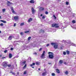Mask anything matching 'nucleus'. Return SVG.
<instances>
[{"label":"nucleus","mask_w":76,"mask_h":76,"mask_svg":"<svg viewBox=\"0 0 76 76\" xmlns=\"http://www.w3.org/2000/svg\"><path fill=\"white\" fill-rule=\"evenodd\" d=\"M3 63V66L5 68L7 67V63L6 62L4 61Z\"/></svg>","instance_id":"5"},{"label":"nucleus","mask_w":76,"mask_h":76,"mask_svg":"<svg viewBox=\"0 0 76 76\" xmlns=\"http://www.w3.org/2000/svg\"><path fill=\"white\" fill-rule=\"evenodd\" d=\"M40 16H42V14H41V15H40Z\"/></svg>","instance_id":"52"},{"label":"nucleus","mask_w":76,"mask_h":76,"mask_svg":"<svg viewBox=\"0 0 76 76\" xmlns=\"http://www.w3.org/2000/svg\"><path fill=\"white\" fill-rule=\"evenodd\" d=\"M32 20V18H30L28 19V23H30V22H31Z\"/></svg>","instance_id":"12"},{"label":"nucleus","mask_w":76,"mask_h":76,"mask_svg":"<svg viewBox=\"0 0 76 76\" xmlns=\"http://www.w3.org/2000/svg\"><path fill=\"white\" fill-rule=\"evenodd\" d=\"M33 54H35V55H37V53H34Z\"/></svg>","instance_id":"46"},{"label":"nucleus","mask_w":76,"mask_h":76,"mask_svg":"<svg viewBox=\"0 0 76 76\" xmlns=\"http://www.w3.org/2000/svg\"><path fill=\"white\" fill-rule=\"evenodd\" d=\"M42 32H43V33H44V31L42 30Z\"/></svg>","instance_id":"48"},{"label":"nucleus","mask_w":76,"mask_h":76,"mask_svg":"<svg viewBox=\"0 0 76 76\" xmlns=\"http://www.w3.org/2000/svg\"><path fill=\"white\" fill-rule=\"evenodd\" d=\"M2 56V55H0V58Z\"/></svg>","instance_id":"50"},{"label":"nucleus","mask_w":76,"mask_h":76,"mask_svg":"<svg viewBox=\"0 0 76 76\" xmlns=\"http://www.w3.org/2000/svg\"><path fill=\"white\" fill-rule=\"evenodd\" d=\"M53 16L55 19H57V17H56V16L54 15H53Z\"/></svg>","instance_id":"31"},{"label":"nucleus","mask_w":76,"mask_h":76,"mask_svg":"<svg viewBox=\"0 0 76 76\" xmlns=\"http://www.w3.org/2000/svg\"><path fill=\"white\" fill-rule=\"evenodd\" d=\"M6 58V57H2V59H4V58Z\"/></svg>","instance_id":"44"},{"label":"nucleus","mask_w":76,"mask_h":76,"mask_svg":"<svg viewBox=\"0 0 76 76\" xmlns=\"http://www.w3.org/2000/svg\"><path fill=\"white\" fill-rule=\"evenodd\" d=\"M72 23H76V22L75 21V20H72Z\"/></svg>","instance_id":"29"},{"label":"nucleus","mask_w":76,"mask_h":76,"mask_svg":"<svg viewBox=\"0 0 76 76\" xmlns=\"http://www.w3.org/2000/svg\"><path fill=\"white\" fill-rule=\"evenodd\" d=\"M40 9H41V10H44V8L43 7H40Z\"/></svg>","instance_id":"28"},{"label":"nucleus","mask_w":76,"mask_h":76,"mask_svg":"<svg viewBox=\"0 0 76 76\" xmlns=\"http://www.w3.org/2000/svg\"><path fill=\"white\" fill-rule=\"evenodd\" d=\"M30 3H32L33 4H34L35 3V1H34V0H31L30 1Z\"/></svg>","instance_id":"11"},{"label":"nucleus","mask_w":76,"mask_h":76,"mask_svg":"<svg viewBox=\"0 0 76 76\" xmlns=\"http://www.w3.org/2000/svg\"><path fill=\"white\" fill-rule=\"evenodd\" d=\"M12 75H15V72H12Z\"/></svg>","instance_id":"45"},{"label":"nucleus","mask_w":76,"mask_h":76,"mask_svg":"<svg viewBox=\"0 0 76 76\" xmlns=\"http://www.w3.org/2000/svg\"><path fill=\"white\" fill-rule=\"evenodd\" d=\"M0 21L1 22H3V23H6V21L1 20Z\"/></svg>","instance_id":"14"},{"label":"nucleus","mask_w":76,"mask_h":76,"mask_svg":"<svg viewBox=\"0 0 76 76\" xmlns=\"http://www.w3.org/2000/svg\"><path fill=\"white\" fill-rule=\"evenodd\" d=\"M7 4L8 6H10V4H13V3L9 1H7Z\"/></svg>","instance_id":"7"},{"label":"nucleus","mask_w":76,"mask_h":76,"mask_svg":"<svg viewBox=\"0 0 76 76\" xmlns=\"http://www.w3.org/2000/svg\"><path fill=\"white\" fill-rule=\"evenodd\" d=\"M48 54H49V57L50 59H53L54 58V53H53L49 52Z\"/></svg>","instance_id":"1"},{"label":"nucleus","mask_w":76,"mask_h":76,"mask_svg":"<svg viewBox=\"0 0 76 76\" xmlns=\"http://www.w3.org/2000/svg\"><path fill=\"white\" fill-rule=\"evenodd\" d=\"M20 35H23V32H21L20 33Z\"/></svg>","instance_id":"39"},{"label":"nucleus","mask_w":76,"mask_h":76,"mask_svg":"<svg viewBox=\"0 0 76 76\" xmlns=\"http://www.w3.org/2000/svg\"><path fill=\"white\" fill-rule=\"evenodd\" d=\"M17 74L18 75H19V72H17Z\"/></svg>","instance_id":"57"},{"label":"nucleus","mask_w":76,"mask_h":76,"mask_svg":"<svg viewBox=\"0 0 76 76\" xmlns=\"http://www.w3.org/2000/svg\"><path fill=\"white\" fill-rule=\"evenodd\" d=\"M63 48H62V47H61V49H62Z\"/></svg>","instance_id":"56"},{"label":"nucleus","mask_w":76,"mask_h":76,"mask_svg":"<svg viewBox=\"0 0 76 76\" xmlns=\"http://www.w3.org/2000/svg\"><path fill=\"white\" fill-rule=\"evenodd\" d=\"M59 62L60 64H63V61L62 60H60Z\"/></svg>","instance_id":"21"},{"label":"nucleus","mask_w":76,"mask_h":76,"mask_svg":"<svg viewBox=\"0 0 76 76\" xmlns=\"http://www.w3.org/2000/svg\"><path fill=\"white\" fill-rule=\"evenodd\" d=\"M25 25V23H24V22L21 23L20 24V26H23Z\"/></svg>","instance_id":"18"},{"label":"nucleus","mask_w":76,"mask_h":76,"mask_svg":"<svg viewBox=\"0 0 76 76\" xmlns=\"http://www.w3.org/2000/svg\"><path fill=\"white\" fill-rule=\"evenodd\" d=\"M32 68H33V69H34V66H32Z\"/></svg>","instance_id":"51"},{"label":"nucleus","mask_w":76,"mask_h":76,"mask_svg":"<svg viewBox=\"0 0 76 76\" xmlns=\"http://www.w3.org/2000/svg\"><path fill=\"white\" fill-rule=\"evenodd\" d=\"M42 50V48H40V49L39 50V51H41Z\"/></svg>","instance_id":"40"},{"label":"nucleus","mask_w":76,"mask_h":76,"mask_svg":"<svg viewBox=\"0 0 76 76\" xmlns=\"http://www.w3.org/2000/svg\"><path fill=\"white\" fill-rule=\"evenodd\" d=\"M26 64L25 66L23 67V69H25V68H26Z\"/></svg>","instance_id":"23"},{"label":"nucleus","mask_w":76,"mask_h":76,"mask_svg":"<svg viewBox=\"0 0 76 76\" xmlns=\"http://www.w3.org/2000/svg\"><path fill=\"white\" fill-rule=\"evenodd\" d=\"M64 55H66V52L64 51L63 53Z\"/></svg>","instance_id":"30"},{"label":"nucleus","mask_w":76,"mask_h":76,"mask_svg":"<svg viewBox=\"0 0 76 76\" xmlns=\"http://www.w3.org/2000/svg\"><path fill=\"white\" fill-rule=\"evenodd\" d=\"M51 45L54 46L55 49H57L58 47V44L56 43L52 42L51 43Z\"/></svg>","instance_id":"2"},{"label":"nucleus","mask_w":76,"mask_h":76,"mask_svg":"<svg viewBox=\"0 0 76 76\" xmlns=\"http://www.w3.org/2000/svg\"><path fill=\"white\" fill-rule=\"evenodd\" d=\"M31 11L33 14H34V13H35V12H36L35 10H34V8L33 7H32L31 8Z\"/></svg>","instance_id":"9"},{"label":"nucleus","mask_w":76,"mask_h":76,"mask_svg":"<svg viewBox=\"0 0 76 76\" xmlns=\"http://www.w3.org/2000/svg\"><path fill=\"white\" fill-rule=\"evenodd\" d=\"M64 64H66V62H64Z\"/></svg>","instance_id":"47"},{"label":"nucleus","mask_w":76,"mask_h":76,"mask_svg":"<svg viewBox=\"0 0 76 76\" xmlns=\"http://www.w3.org/2000/svg\"><path fill=\"white\" fill-rule=\"evenodd\" d=\"M45 16H43L42 17V19H45Z\"/></svg>","instance_id":"41"},{"label":"nucleus","mask_w":76,"mask_h":76,"mask_svg":"<svg viewBox=\"0 0 76 76\" xmlns=\"http://www.w3.org/2000/svg\"><path fill=\"white\" fill-rule=\"evenodd\" d=\"M26 71H24V72L23 74L24 75H26Z\"/></svg>","instance_id":"33"},{"label":"nucleus","mask_w":76,"mask_h":76,"mask_svg":"<svg viewBox=\"0 0 76 76\" xmlns=\"http://www.w3.org/2000/svg\"><path fill=\"white\" fill-rule=\"evenodd\" d=\"M51 75L52 76H56V74H55V73H52Z\"/></svg>","instance_id":"26"},{"label":"nucleus","mask_w":76,"mask_h":76,"mask_svg":"<svg viewBox=\"0 0 76 76\" xmlns=\"http://www.w3.org/2000/svg\"><path fill=\"white\" fill-rule=\"evenodd\" d=\"M52 28L55 27V28H59V25L57 23H53L52 25Z\"/></svg>","instance_id":"3"},{"label":"nucleus","mask_w":76,"mask_h":76,"mask_svg":"<svg viewBox=\"0 0 76 76\" xmlns=\"http://www.w3.org/2000/svg\"><path fill=\"white\" fill-rule=\"evenodd\" d=\"M36 65H39V62H36Z\"/></svg>","instance_id":"24"},{"label":"nucleus","mask_w":76,"mask_h":76,"mask_svg":"<svg viewBox=\"0 0 76 76\" xmlns=\"http://www.w3.org/2000/svg\"><path fill=\"white\" fill-rule=\"evenodd\" d=\"M1 33V31H0V33Z\"/></svg>","instance_id":"58"},{"label":"nucleus","mask_w":76,"mask_h":76,"mask_svg":"<svg viewBox=\"0 0 76 76\" xmlns=\"http://www.w3.org/2000/svg\"><path fill=\"white\" fill-rule=\"evenodd\" d=\"M47 73V72H43L42 73V76H45V75H46V74Z\"/></svg>","instance_id":"19"},{"label":"nucleus","mask_w":76,"mask_h":76,"mask_svg":"<svg viewBox=\"0 0 76 76\" xmlns=\"http://www.w3.org/2000/svg\"><path fill=\"white\" fill-rule=\"evenodd\" d=\"M40 68H39L38 69V70H40Z\"/></svg>","instance_id":"54"},{"label":"nucleus","mask_w":76,"mask_h":76,"mask_svg":"<svg viewBox=\"0 0 76 76\" xmlns=\"http://www.w3.org/2000/svg\"><path fill=\"white\" fill-rule=\"evenodd\" d=\"M13 49H14L13 48H11L10 50H12H12H13Z\"/></svg>","instance_id":"42"},{"label":"nucleus","mask_w":76,"mask_h":76,"mask_svg":"<svg viewBox=\"0 0 76 76\" xmlns=\"http://www.w3.org/2000/svg\"><path fill=\"white\" fill-rule=\"evenodd\" d=\"M25 63H26V61H25L23 62H22V66H23V65H24V64H25Z\"/></svg>","instance_id":"20"},{"label":"nucleus","mask_w":76,"mask_h":76,"mask_svg":"<svg viewBox=\"0 0 76 76\" xmlns=\"http://www.w3.org/2000/svg\"><path fill=\"white\" fill-rule=\"evenodd\" d=\"M45 14H46V15H48V12L47 11H46L45 12Z\"/></svg>","instance_id":"35"},{"label":"nucleus","mask_w":76,"mask_h":76,"mask_svg":"<svg viewBox=\"0 0 76 76\" xmlns=\"http://www.w3.org/2000/svg\"><path fill=\"white\" fill-rule=\"evenodd\" d=\"M35 64L34 63H33L32 64H31L30 65V66H31V67H32V66H35Z\"/></svg>","instance_id":"16"},{"label":"nucleus","mask_w":76,"mask_h":76,"mask_svg":"<svg viewBox=\"0 0 76 76\" xmlns=\"http://www.w3.org/2000/svg\"><path fill=\"white\" fill-rule=\"evenodd\" d=\"M45 51H43V53H42L41 56V58H45Z\"/></svg>","instance_id":"4"},{"label":"nucleus","mask_w":76,"mask_h":76,"mask_svg":"<svg viewBox=\"0 0 76 76\" xmlns=\"http://www.w3.org/2000/svg\"><path fill=\"white\" fill-rule=\"evenodd\" d=\"M9 57L10 58H11L12 57V55L11 53H9Z\"/></svg>","instance_id":"15"},{"label":"nucleus","mask_w":76,"mask_h":76,"mask_svg":"<svg viewBox=\"0 0 76 76\" xmlns=\"http://www.w3.org/2000/svg\"><path fill=\"white\" fill-rule=\"evenodd\" d=\"M66 53L68 55H69V54H70V51L68 50H66Z\"/></svg>","instance_id":"17"},{"label":"nucleus","mask_w":76,"mask_h":76,"mask_svg":"<svg viewBox=\"0 0 76 76\" xmlns=\"http://www.w3.org/2000/svg\"><path fill=\"white\" fill-rule=\"evenodd\" d=\"M29 32V31H26L24 32V33H28V32Z\"/></svg>","instance_id":"38"},{"label":"nucleus","mask_w":76,"mask_h":76,"mask_svg":"<svg viewBox=\"0 0 76 76\" xmlns=\"http://www.w3.org/2000/svg\"><path fill=\"white\" fill-rule=\"evenodd\" d=\"M19 16L18 15L15 16L14 17V19L15 21L18 20L19 19Z\"/></svg>","instance_id":"6"},{"label":"nucleus","mask_w":76,"mask_h":76,"mask_svg":"<svg viewBox=\"0 0 76 76\" xmlns=\"http://www.w3.org/2000/svg\"><path fill=\"white\" fill-rule=\"evenodd\" d=\"M66 5H68V4H69V2H68V1H66Z\"/></svg>","instance_id":"37"},{"label":"nucleus","mask_w":76,"mask_h":76,"mask_svg":"<svg viewBox=\"0 0 76 76\" xmlns=\"http://www.w3.org/2000/svg\"><path fill=\"white\" fill-rule=\"evenodd\" d=\"M0 26H3V23H1L0 24Z\"/></svg>","instance_id":"34"},{"label":"nucleus","mask_w":76,"mask_h":76,"mask_svg":"<svg viewBox=\"0 0 76 76\" xmlns=\"http://www.w3.org/2000/svg\"><path fill=\"white\" fill-rule=\"evenodd\" d=\"M10 73H13V72H12V71H10Z\"/></svg>","instance_id":"53"},{"label":"nucleus","mask_w":76,"mask_h":76,"mask_svg":"<svg viewBox=\"0 0 76 76\" xmlns=\"http://www.w3.org/2000/svg\"><path fill=\"white\" fill-rule=\"evenodd\" d=\"M31 37H29L28 39V40H30V39H31Z\"/></svg>","instance_id":"32"},{"label":"nucleus","mask_w":76,"mask_h":76,"mask_svg":"<svg viewBox=\"0 0 76 76\" xmlns=\"http://www.w3.org/2000/svg\"><path fill=\"white\" fill-rule=\"evenodd\" d=\"M47 47H48V46H49V44H48L47 45Z\"/></svg>","instance_id":"49"},{"label":"nucleus","mask_w":76,"mask_h":76,"mask_svg":"<svg viewBox=\"0 0 76 76\" xmlns=\"http://www.w3.org/2000/svg\"><path fill=\"white\" fill-rule=\"evenodd\" d=\"M2 12L3 13H4V12H5L6 11V9H2Z\"/></svg>","instance_id":"25"},{"label":"nucleus","mask_w":76,"mask_h":76,"mask_svg":"<svg viewBox=\"0 0 76 76\" xmlns=\"http://www.w3.org/2000/svg\"><path fill=\"white\" fill-rule=\"evenodd\" d=\"M65 75H67L69 74V72H68L67 71H66L65 72Z\"/></svg>","instance_id":"22"},{"label":"nucleus","mask_w":76,"mask_h":76,"mask_svg":"<svg viewBox=\"0 0 76 76\" xmlns=\"http://www.w3.org/2000/svg\"><path fill=\"white\" fill-rule=\"evenodd\" d=\"M16 23H15L14 24V27L16 26Z\"/></svg>","instance_id":"43"},{"label":"nucleus","mask_w":76,"mask_h":76,"mask_svg":"<svg viewBox=\"0 0 76 76\" xmlns=\"http://www.w3.org/2000/svg\"><path fill=\"white\" fill-rule=\"evenodd\" d=\"M8 40H12V36H9L8 38Z\"/></svg>","instance_id":"10"},{"label":"nucleus","mask_w":76,"mask_h":76,"mask_svg":"<svg viewBox=\"0 0 76 76\" xmlns=\"http://www.w3.org/2000/svg\"><path fill=\"white\" fill-rule=\"evenodd\" d=\"M7 66L8 67H11V64H8V65H7Z\"/></svg>","instance_id":"27"},{"label":"nucleus","mask_w":76,"mask_h":76,"mask_svg":"<svg viewBox=\"0 0 76 76\" xmlns=\"http://www.w3.org/2000/svg\"><path fill=\"white\" fill-rule=\"evenodd\" d=\"M56 72L57 73H60V71L59 70V69H56Z\"/></svg>","instance_id":"13"},{"label":"nucleus","mask_w":76,"mask_h":76,"mask_svg":"<svg viewBox=\"0 0 76 76\" xmlns=\"http://www.w3.org/2000/svg\"><path fill=\"white\" fill-rule=\"evenodd\" d=\"M7 50H4V53H7Z\"/></svg>","instance_id":"36"},{"label":"nucleus","mask_w":76,"mask_h":76,"mask_svg":"<svg viewBox=\"0 0 76 76\" xmlns=\"http://www.w3.org/2000/svg\"><path fill=\"white\" fill-rule=\"evenodd\" d=\"M11 11H12V13H16L15 11H14V10L13 9V7H11Z\"/></svg>","instance_id":"8"},{"label":"nucleus","mask_w":76,"mask_h":76,"mask_svg":"<svg viewBox=\"0 0 76 76\" xmlns=\"http://www.w3.org/2000/svg\"><path fill=\"white\" fill-rule=\"evenodd\" d=\"M0 19H1V16H0Z\"/></svg>","instance_id":"55"}]
</instances>
